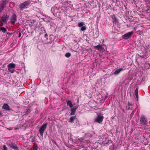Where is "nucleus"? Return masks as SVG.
Masks as SVG:
<instances>
[{
	"label": "nucleus",
	"instance_id": "1",
	"mask_svg": "<svg viewBox=\"0 0 150 150\" xmlns=\"http://www.w3.org/2000/svg\"><path fill=\"white\" fill-rule=\"evenodd\" d=\"M139 122L140 125L141 126H145L148 124L147 118L143 115H142L141 117Z\"/></svg>",
	"mask_w": 150,
	"mask_h": 150
},
{
	"label": "nucleus",
	"instance_id": "2",
	"mask_svg": "<svg viewBox=\"0 0 150 150\" xmlns=\"http://www.w3.org/2000/svg\"><path fill=\"white\" fill-rule=\"evenodd\" d=\"M9 18V16L7 14L6 16H2L0 19V26H3L4 24H6L7 20Z\"/></svg>",
	"mask_w": 150,
	"mask_h": 150
},
{
	"label": "nucleus",
	"instance_id": "3",
	"mask_svg": "<svg viewBox=\"0 0 150 150\" xmlns=\"http://www.w3.org/2000/svg\"><path fill=\"white\" fill-rule=\"evenodd\" d=\"M47 123L43 124L40 127L39 130V132L41 136H43V133L47 128Z\"/></svg>",
	"mask_w": 150,
	"mask_h": 150
},
{
	"label": "nucleus",
	"instance_id": "4",
	"mask_svg": "<svg viewBox=\"0 0 150 150\" xmlns=\"http://www.w3.org/2000/svg\"><path fill=\"white\" fill-rule=\"evenodd\" d=\"M30 3V1H26L20 4L19 5L20 8V10H22L25 7H26L27 6L29 5Z\"/></svg>",
	"mask_w": 150,
	"mask_h": 150
},
{
	"label": "nucleus",
	"instance_id": "5",
	"mask_svg": "<svg viewBox=\"0 0 150 150\" xmlns=\"http://www.w3.org/2000/svg\"><path fill=\"white\" fill-rule=\"evenodd\" d=\"M103 118L104 117L103 116L98 115L97 117L95 119L94 122L100 123L103 121Z\"/></svg>",
	"mask_w": 150,
	"mask_h": 150
},
{
	"label": "nucleus",
	"instance_id": "6",
	"mask_svg": "<svg viewBox=\"0 0 150 150\" xmlns=\"http://www.w3.org/2000/svg\"><path fill=\"white\" fill-rule=\"evenodd\" d=\"M133 33V31L128 32L123 35L122 36V38L125 39H127L130 37Z\"/></svg>",
	"mask_w": 150,
	"mask_h": 150
},
{
	"label": "nucleus",
	"instance_id": "7",
	"mask_svg": "<svg viewBox=\"0 0 150 150\" xmlns=\"http://www.w3.org/2000/svg\"><path fill=\"white\" fill-rule=\"evenodd\" d=\"M17 20V16L14 13L11 16L10 18V21L11 23L14 24Z\"/></svg>",
	"mask_w": 150,
	"mask_h": 150
},
{
	"label": "nucleus",
	"instance_id": "8",
	"mask_svg": "<svg viewBox=\"0 0 150 150\" xmlns=\"http://www.w3.org/2000/svg\"><path fill=\"white\" fill-rule=\"evenodd\" d=\"M10 147L14 150H18V148L16 144L13 143H11L9 144Z\"/></svg>",
	"mask_w": 150,
	"mask_h": 150
},
{
	"label": "nucleus",
	"instance_id": "9",
	"mask_svg": "<svg viewBox=\"0 0 150 150\" xmlns=\"http://www.w3.org/2000/svg\"><path fill=\"white\" fill-rule=\"evenodd\" d=\"M94 48L100 51L103 50L104 49L102 45H100L94 46Z\"/></svg>",
	"mask_w": 150,
	"mask_h": 150
},
{
	"label": "nucleus",
	"instance_id": "10",
	"mask_svg": "<svg viewBox=\"0 0 150 150\" xmlns=\"http://www.w3.org/2000/svg\"><path fill=\"white\" fill-rule=\"evenodd\" d=\"M8 69H14L16 67V65L14 63H11L7 65Z\"/></svg>",
	"mask_w": 150,
	"mask_h": 150
},
{
	"label": "nucleus",
	"instance_id": "11",
	"mask_svg": "<svg viewBox=\"0 0 150 150\" xmlns=\"http://www.w3.org/2000/svg\"><path fill=\"white\" fill-rule=\"evenodd\" d=\"M2 108L5 109L6 110H10L11 109L10 108L9 106L7 104H4L3 105Z\"/></svg>",
	"mask_w": 150,
	"mask_h": 150
},
{
	"label": "nucleus",
	"instance_id": "12",
	"mask_svg": "<svg viewBox=\"0 0 150 150\" xmlns=\"http://www.w3.org/2000/svg\"><path fill=\"white\" fill-rule=\"evenodd\" d=\"M112 17L113 20V23L115 24L117 23L118 22V20L116 18V17L114 15H112Z\"/></svg>",
	"mask_w": 150,
	"mask_h": 150
},
{
	"label": "nucleus",
	"instance_id": "13",
	"mask_svg": "<svg viewBox=\"0 0 150 150\" xmlns=\"http://www.w3.org/2000/svg\"><path fill=\"white\" fill-rule=\"evenodd\" d=\"M78 107H77L71 109V112H70V115H75L76 113L75 112L76 109Z\"/></svg>",
	"mask_w": 150,
	"mask_h": 150
},
{
	"label": "nucleus",
	"instance_id": "14",
	"mask_svg": "<svg viewBox=\"0 0 150 150\" xmlns=\"http://www.w3.org/2000/svg\"><path fill=\"white\" fill-rule=\"evenodd\" d=\"M122 70L123 69L122 68L117 69L113 72V74L114 75H118L120 73L121 71H122Z\"/></svg>",
	"mask_w": 150,
	"mask_h": 150
},
{
	"label": "nucleus",
	"instance_id": "15",
	"mask_svg": "<svg viewBox=\"0 0 150 150\" xmlns=\"http://www.w3.org/2000/svg\"><path fill=\"white\" fill-rule=\"evenodd\" d=\"M6 4V3L5 2H3L2 3L1 7H0V12H1L3 11L4 8V5Z\"/></svg>",
	"mask_w": 150,
	"mask_h": 150
},
{
	"label": "nucleus",
	"instance_id": "16",
	"mask_svg": "<svg viewBox=\"0 0 150 150\" xmlns=\"http://www.w3.org/2000/svg\"><path fill=\"white\" fill-rule=\"evenodd\" d=\"M128 105L129 106L128 108V110H132L134 108V106L132 104H130L129 102H128Z\"/></svg>",
	"mask_w": 150,
	"mask_h": 150
},
{
	"label": "nucleus",
	"instance_id": "17",
	"mask_svg": "<svg viewBox=\"0 0 150 150\" xmlns=\"http://www.w3.org/2000/svg\"><path fill=\"white\" fill-rule=\"evenodd\" d=\"M7 31L6 29L4 27H0V32L2 31L3 33H5Z\"/></svg>",
	"mask_w": 150,
	"mask_h": 150
},
{
	"label": "nucleus",
	"instance_id": "18",
	"mask_svg": "<svg viewBox=\"0 0 150 150\" xmlns=\"http://www.w3.org/2000/svg\"><path fill=\"white\" fill-rule=\"evenodd\" d=\"M67 105L69 106L70 108H72L73 107V105L72 103L71 102L70 100H68L67 102Z\"/></svg>",
	"mask_w": 150,
	"mask_h": 150
},
{
	"label": "nucleus",
	"instance_id": "19",
	"mask_svg": "<svg viewBox=\"0 0 150 150\" xmlns=\"http://www.w3.org/2000/svg\"><path fill=\"white\" fill-rule=\"evenodd\" d=\"M76 117V116H72L69 119V122L72 123L73 122V121L74 119H75V118Z\"/></svg>",
	"mask_w": 150,
	"mask_h": 150
},
{
	"label": "nucleus",
	"instance_id": "20",
	"mask_svg": "<svg viewBox=\"0 0 150 150\" xmlns=\"http://www.w3.org/2000/svg\"><path fill=\"white\" fill-rule=\"evenodd\" d=\"M144 48L145 50L147 52L150 51V47L148 45L145 46Z\"/></svg>",
	"mask_w": 150,
	"mask_h": 150
},
{
	"label": "nucleus",
	"instance_id": "21",
	"mask_svg": "<svg viewBox=\"0 0 150 150\" xmlns=\"http://www.w3.org/2000/svg\"><path fill=\"white\" fill-rule=\"evenodd\" d=\"M71 54L70 53L67 52L65 54V56L67 58H69L70 57Z\"/></svg>",
	"mask_w": 150,
	"mask_h": 150
},
{
	"label": "nucleus",
	"instance_id": "22",
	"mask_svg": "<svg viewBox=\"0 0 150 150\" xmlns=\"http://www.w3.org/2000/svg\"><path fill=\"white\" fill-rule=\"evenodd\" d=\"M86 137H91L92 136V134L89 133H87L86 134Z\"/></svg>",
	"mask_w": 150,
	"mask_h": 150
},
{
	"label": "nucleus",
	"instance_id": "23",
	"mask_svg": "<svg viewBox=\"0 0 150 150\" xmlns=\"http://www.w3.org/2000/svg\"><path fill=\"white\" fill-rule=\"evenodd\" d=\"M84 25V23L83 22H79L78 24V26L79 27H82Z\"/></svg>",
	"mask_w": 150,
	"mask_h": 150
},
{
	"label": "nucleus",
	"instance_id": "24",
	"mask_svg": "<svg viewBox=\"0 0 150 150\" xmlns=\"http://www.w3.org/2000/svg\"><path fill=\"white\" fill-rule=\"evenodd\" d=\"M3 150H8L7 147L5 145L3 146Z\"/></svg>",
	"mask_w": 150,
	"mask_h": 150
},
{
	"label": "nucleus",
	"instance_id": "25",
	"mask_svg": "<svg viewBox=\"0 0 150 150\" xmlns=\"http://www.w3.org/2000/svg\"><path fill=\"white\" fill-rule=\"evenodd\" d=\"M86 29V28L85 26H82L81 28V30L82 31H84Z\"/></svg>",
	"mask_w": 150,
	"mask_h": 150
},
{
	"label": "nucleus",
	"instance_id": "26",
	"mask_svg": "<svg viewBox=\"0 0 150 150\" xmlns=\"http://www.w3.org/2000/svg\"><path fill=\"white\" fill-rule=\"evenodd\" d=\"M135 94H138V88H137L135 90Z\"/></svg>",
	"mask_w": 150,
	"mask_h": 150
},
{
	"label": "nucleus",
	"instance_id": "27",
	"mask_svg": "<svg viewBox=\"0 0 150 150\" xmlns=\"http://www.w3.org/2000/svg\"><path fill=\"white\" fill-rule=\"evenodd\" d=\"M8 70L10 72H11L12 73H14L15 71H15L13 69L11 70V69H8Z\"/></svg>",
	"mask_w": 150,
	"mask_h": 150
},
{
	"label": "nucleus",
	"instance_id": "28",
	"mask_svg": "<svg viewBox=\"0 0 150 150\" xmlns=\"http://www.w3.org/2000/svg\"><path fill=\"white\" fill-rule=\"evenodd\" d=\"M134 112H135L134 110H133L132 111V112H131V115H130V117H133V116L134 113Z\"/></svg>",
	"mask_w": 150,
	"mask_h": 150
},
{
	"label": "nucleus",
	"instance_id": "29",
	"mask_svg": "<svg viewBox=\"0 0 150 150\" xmlns=\"http://www.w3.org/2000/svg\"><path fill=\"white\" fill-rule=\"evenodd\" d=\"M34 148L37 149L38 148V145L36 144H34L33 146Z\"/></svg>",
	"mask_w": 150,
	"mask_h": 150
},
{
	"label": "nucleus",
	"instance_id": "30",
	"mask_svg": "<svg viewBox=\"0 0 150 150\" xmlns=\"http://www.w3.org/2000/svg\"><path fill=\"white\" fill-rule=\"evenodd\" d=\"M47 34H45L44 35V38H45V40H46L47 39Z\"/></svg>",
	"mask_w": 150,
	"mask_h": 150
},
{
	"label": "nucleus",
	"instance_id": "31",
	"mask_svg": "<svg viewBox=\"0 0 150 150\" xmlns=\"http://www.w3.org/2000/svg\"><path fill=\"white\" fill-rule=\"evenodd\" d=\"M135 95H136V98H137V100H138V98H139L138 94H136Z\"/></svg>",
	"mask_w": 150,
	"mask_h": 150
},
{
	"label": "nucleus",
	"instance_id": "32",
	"mask_svg": "<svg viewBox=\"0 0 150 150\" xmlns=\"http://www.w3.org/2000/svg\"><path fill=\"white\" fill-rule=\"evenodd\" d=\"M89 142V141H88V140H86V141H85V142H84V143L88 144V143Z\"/></svg>",
	"mask_w": 150,
	"mask_h": 150
},
{
	"label": "nucleus",
	"instance_id": "33",
	"mask_svg": "<svg viewBox=\"0 0 150 150\" xmlns=\"http://www.w3.org/2000/svg\"><path fill=\"white\" fill-rule=\"evenodd\" d=\"M2 113L1 111H0V116H2Z\"/></svg>",
	"mask_w": 150,
	"mask_h": 150
},
{
	"label": "nucleus",
	"instance_id": "34",
	"mask_svg": "<svg viewBox=\"0 0 150 150\" xmlns=\"http://www.w3.org/2000/svg\"><path fill=\"white\" fill-rule=\"evenodd\" d=\"M21 33L20 32L19 33V35H18V37L19 38H20L21 37Z\"/></svg>",
	"mask_w": 150,
	"mask_h": 150
},
{
	"label": "nucleus",
	"instance_id": "35",
	"mask_svg": "<svg viewBox=\"0 0 150 150\" xmlns=\"http://www.w3.org/2000/svg\"><path fill=\"white\" fill-rule=\"evenodd\" d=\"M7 34L9 35H12V33H8Z\"/></svg>",
	"mask_w": 150,
	"mask_h": 150
},
{
	"label": "nucleus",
	"instance_id": "36",
	"mask_svg": "<svg viewBox=\"0 0 150 150\" xmlns=\"http://www.w3.org/2000/svg\"><path fill=\"white\" fill-rule=\"evenodd\" d=\"M56 145H57V144L55 142H54Z\"/></svg>",
	"mask_w": 150,
	"mask_h": 150
},
{
	"label": "nucleus",
	"instance_id": "37",
	"mask_svg": "<svg viewBox=\"0 0 150 150\" xmlns=\"http://www.w3.org/2000/svg\"><path fill=\"white\" fill-rule=\"evenodd\" d=\"M140 57H142V58H144V57H145V56H141Z\"/></svg>",
	"mask_w": 150,
	"mask_h": 150
},
{
	"label": "nucleus",
	"instance_id": "38",
	"mask_svg": "<svg viewBox=\"0 0 150 150\" xmlns=\"http://www.w3.org/2000/svg\"><path fill=\"white\" fill-rule=\"evenodd\" d=\"M53 9V8H52V9H51V11H52V10Z\"/></svg>",
	"mask_w": 150,
	"mask_h": 150
},
{
	"label": "nucleus",
	"instance_id": "39",
	"mask_svg": "<svg viewBox=\"0 0 150 150\" xmlns=\"http://www.w3.org/2000/svg\"><path fill=\"white\" fill-rule=\"evenodd\" d=\"M123 112H124V110H123Z\"/></svg>",
	"mask_w": 150,
	"mask_h": 150
},
{
	"label": "nucleus",
	"instance_id": "40",
	"mask_svg": "<svg viewBox=\"0 0 150 150\" xmlns=\"http://www.w3.org/2000/svg\"><path fill=\"white\" fill-rule=\"evenodd\" d=\"M93 133L94 134V132H93Z\"/></svg>",
	"mask_w": 150,
	"mask_h": 150
}]
</instances>
